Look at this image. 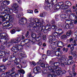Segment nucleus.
Wrapping results in <instances>:
<instances>
[{
  "instance_id": "1",
  "label": "nucleus",
  "mask_w": 77,
  "mask_h": 77,
  "mask_svg": "<svg viewBox=\"0 0 77 77\" xmlns=\"http://www.w3.org/2000/svg\"><path fill=\"white\" fill-rule=\"evenodd\" d=\"M53 65H54V66H49L48 67V68L49 70L51 71V72H52L53 74H54L53 73V72H54V71H55V72H57V70H56V69H57V68H60L57 67L59 66V63L58 62H54V63Z\"/></svg>"
},
{
  "instance_id": "2",
  "label": "nucleus",
  "mask_w": 77,
  "mask_h": 77,
  "mask_svg": "<svg viewBox=\"0 0 77 77\" xmlns=\"http://www.w3.org/2000/svg\"><path fill=\"white\" fill-rule=\"evenodd\" d=\"M38 26L37 25L36 23H34L33 24V27L35 31L38 30V29H40L41 31H42L43 29V26H42V24L41 23V19L38 20Z\"/></svg>"
},
{
  "instance_id": "3",
  "label": "nucleus",
  "mask_w": 77,
  "mask_h": 77,
  "mask_svg": "<svg viewBox=\"0 0 77 77\" xmlns=\"http://www.w3.org/2000/svg\"><path fill=\"white\" fill-rule=\"evenodd\" d=\"M56 70L57 71V72L54 71L53 73L55 75H61L62 74H65L66 73V71L65 70H63L62 71V69L61 68H57Z\"/></svg>"
},
{
  "instance_id": "4",
  "label": "nucleus",
  "mask_w": 77,
  "mask_h": 77,
  "mask_svg": "<svg viewBox=\"0 0 77 77\" xmlns=\"http://www.w3.org/2000/svg\"><path fill=\"white\" fill-rule=\"evenodd\" d=\"M23 49V47L21 45H16L15 47H13L11 49V50L13 51L18 52V51H20Z\"/></svg>"
},
{
  "instance_id": "5",
  "label": "nucleus",
  "mask_w": 77,
  "mask_h": 77,
  "mask_svg": "<svg viewBox=\"0 0 77 77\" xmlns=\"http://www.w3.org/2000/svg\"><path fill=\"white\" fill-rule=\"evenodd\" d=\"M2 26L3 27H7L8 29H11L13 26L12 24L10 22H5L3 24Z\"/></svg>"
},
{
  "instance_id": "6",
  "label": "nucleus",
  "mask_w": 77,
  "mask_h": 77,
  "mask_svg": "<svg viewBox=\"0 0 77 77\" xmlns=\"http://www.w3.org/2000/svg\"><path fill=\"white\" fill-rule=\"evenodd\" d=\"M0 36L1 39H4L9 38V36H8V35L7 33L5 32L0 33Z\"/></svg>"
},
{
  "instance_id": "7",
  "label": "nucleus",
  "mask_w": 77,
  "mask_h": 77,
  "mask_svg": "<svg viewBox=\"0 0 77 77\" xmlns=\"http://www.w3.org/2000/svg\"><path fill=\"white\" fill-rule=\"evenodd\" d=\"M46 2L48 1L50 3H52V7L56 5L57 3V0H45Z\"/></svg>"
},
{
  "instance_id": "8",
  "label": "nucleus",
  "mask_w": 77,
  "mask_h": 77,
  "mask_svg": "<svg viewBox=\"0 0 77 77\" xmlns=\"http://www.w3.org/2000/svg\"><path fill=\"white\" fill-rule=\"evenodd\" d=\"M20 56H19V57L20 59H23L27 57V55H25L26 54L24 51H21L20 52Z\"/></svg>"
},
{
  "instance_id": "9",
  "label": "nucleus",
  "mask_w": 77,
  "mask_h": 77,
  "mask_svg": "<svg viewBox=\"0 0 77 77\" xmlns=\"http://www.w3.org/2000/svg\"><path fill=\"white\" fill-rule=\"evenodd\" d=\"M14 17L12 15H8L6 17V19H9L8 20V22L10 23H13L14 21Z\"/></svg>"
},
{
  "instance_id": "10",
  "label": "nucleus",
  "mask_w": 77,
  "mask_h": 77,
  "mask_svg": "<svg viewBox=\"0 0 77 77\" xmlns=\"http://www.w3.org/2000/svg\"><path fill=\"white\" fill-rule=\"evenodd\" d=\"M27 19L24 17H20L19 19V23L20 24H22L23 23L24 24H26L27 23Z\"/></svg>"
},
{
  "instance_id": "11",
  "label": "nucleus",
  "mask_w": 77,
  "mask_h": 77,
  "mask_svg": "<svg viewBox=\"0 0 77 77\" xmlns=\"http://www.w3.org/2000/svg\"><path fill=\"white\" fill-rule=\"evenodd\" d=\"M62 34H63V32H61L59 34L57 32H54L53 33V35L54 38H58L59 36H60Z\"/></svg>"
},
{
  "instance_id": "12",
  "label": "nucleus",
  "mask_w": 77,
  "mask_h": 77,
  "mask_svg": "<svg viewBox=\"0 0 77 77\" xmlns=\"http://www.w3.org/2000/svg\"><path fill=\"white\" fill-rule=\"evenodd\" d=\"M15 67H14L13 68H12L11 69V70H9L8 72H9V74L10 73H11V72H12L10 74H9L10 76L14 75V74L15 72Z\"/></svg>"
},
{
  "instance_id": "13",
  "label": "nucleus",
  "mask_w": 77,
  "mask_h": 77,
  "mask_svg": "<svg viewBox=\"0 0 77 77\" xmlns=\"http://www.w3.org/2000/svg\"><path fill=\"white\" fill-rule=\"evenodd\" d=\"M4 11L6 12L7 13H12V10L10 9L9 7H5L4 8Z\"/></svg>"
},
{
  "instance_id": "14",
  "label": "nucleus",
  "mask_w": 77,
  "mask_h": 77,
  "mask_svg": "<svg viewBox=\"0 0 77 77\" xmlns=\"http://www.w3.org/2000/svg\"><path fill=\"white\" fill-rule=\"evenodd\" d=\"M75 65L74 64L72 66V72L73 73L71 74V75H72V76L71 77H72V76H74V77H75V75H76V73L75 72Z\"/></svg>"
},
{
  "instance_id": "15",
  "label": "nucleus",
  "mask_w": 77,
  "mask_h": 77,
  "mask_svg": "<svg viewBox=\"0 0 77 77\" xmlns=\"http://www.w3.org/2000/svg\"><path fill=\"white\" fill-rule=\"evenodd\" d=\"M66 61L65 62V64L66 65H69L72 63V60L70 59H67L66 60Z\"/></svg>"
},
{
  "instance_id": "16",
  "label": "nucleus",
  "mask_w": 77,
  "mask_h": 77,
  "mask_svg": "<svg viewBox=\"0 0 77 77\" xmlns=\"http://www.w3.org/2000/svg\"><path fill=\"white\" fill-rule=\"evenodd\" d=\"M57 45L58 47H61V46L63 47L64 46V43H63L62 42L59 41L57 43Z\"/></svg>"
},
{
  "instance_id": "17",
  "label": "nucleus",
  "mask_w": 77,
  "mask_h": 77,
  "mask_svg": "<svg viewBox=\"0 0 77 77\" xmlns=\"http://www.w3.org/2000/svg\"><path fill=\"white\" fill-rule=\"evenodd\" d=\"M71 54L73 55V57L75 59H76L77 58V52L76 51L74 52L73 51H71Z\"/></svg>"
},
{
  "instance_id": "18",
  "label": "nucleus",
  "mask_w": 77,
  "mask_h": 77,
  "mask_svg": "<svg viewBox=\"0 0 77 77\" xmlns=\"http://www.w3.org/2000/svg\"><path fill=\"white\" fill-rule=\"evenodd\" d=\"M62 27L63 28H64V29H70L69 27V24L64 25L63 24L62 25Z\"/></svg>"
},
{
  "instance_id": "19",
  "label": "nucleus",
  "mask_w": 77,
  "mask_h": 77,
  "mask_svg": "<svg viewBox=\"0 0 77 77\" xmlns=\"http://www.w3.org/2000/svg\"><path fill=\"white\" fill-rule=\"evenodd\" d=\"M21 75L20 73H17L15 74V75L12 76H11L10 77H21Z\"/></svg>"
},
{
  "instance_id": "20",
  "label": "nucleus",
  "mask_w": 77,
  "mask_h": 77,
  "mask_svg": "<svg viewBox=\"0 0 77 77\" xmlns=\"http://www.w3.org/2000/svg\"><path fill=\"white\" fill-rule=\"evenodd\" d=\"M63 5V2H59L58 4V5L56 6V9H60V7L62 6Z\"/></svg>"
},
{
  "instance_id": "21",
  "label": "nucleus",
  "mask_w": 77,
  "mask_h": 77,
  "mask_svg": "<svg viewBox=\"0 0 77 77\" xmlns=\"http://www.w3.org/2000/svg\"><path fill=\"white\" fill-rule=\"evenodd\" d=\"M60 59H61L64 62L67 60V58L65 56H61L60 57Z\"/></svg>"
},
{
  "instance_id": "22",
  "label": "nucleus",
  "mask_w": 77,
  "mask_h": 77,
  "mask_svg": "<svg viewBox=\"0 0 77 77\" xmlns=\"http://www.w3.org/2000/svg\"><path fill=\"white\" fill-rule=\"evenodd\" d=\"M15 13L16 14V17L17 18H20L21 17L20 12H18V11L17 10V11H15Z\"/></svg>"
},
{
  "instance_id": "23",
  "label": "nucleus",
  "mask_w": 77,
  "mask_h": 77,
  "mask_svg": "<svg viewBox=\"0 0 77 77\" xmlns=\"http://www.w3.org/2000/svg\"><path fill=\"white\" fill-rule=\"evenodd\" d=\"M54 37L53 35H50L49 36V42H51L53 41V39H54Z\"/></svg>"
},
{
  "instance_id": "24",
  "label": "nucleus",
  "mask_w": 77,
  "mask_h": 77,
  "mask_svg": "<svg viewBox=\"0 0 77 77\" xmlns=\"http://www.w3.org/2000/svg\"><path fill=\"white\" fill-rule=\"evenodd\" d=\"M0 69H2V70L4 71L5 70H6L7 69V68L6 67V66H5V65H1L0 66Z\"/></svg>"
},
{
  "instance_id": "25",
  "label": "nucleus",
  "mask_w": 77,
  "mask_h": 77,
  "mask_svg": "<svg viewBox=\"0 0 77 77\" xmlns=\"http://www.w3.org/2000/svg\"><path fill=\"white\" fill-rule=\"evenodd\" d=\"M0 69H2V70L4 71L5 70H6L7 69V68L6 67V66H5V65H1L0 66Z\"/></svg>"
},
{
  "instance_id": "26",
  "label": "nucleus",
  "mask_w": 77,
  "mask_h": 77,
  "mask_svg": "<svg viewBox=\"0 0 77 77\" xmlns=\"http://www.w3.org/2000/svg\"><path fill=\"white\" fill-rule=\"evenodd\" d=\"M12 7H14V9H15V11H17V10H16L17 9V8H18L19 7V5H18L17 4V3H14L12 5Z\"/></svg>"
},
{
  "instance_id": "27",
  "label": "nucleus",
  "mask_w": 77,
  "mask_h": 77,
  "mask_svg": "<svg viewBox=\"0 0 77 77\" xmlns=\"http://www.w3.org/2000/svg\"><path fill=\"white\" fill-rule=\"evenodd\" d=\"M44 26H43V30H42V31L41 30V29H38V30H40V32H43L44 33H47V32H48V31L45 29H44Z\"/></svg>"
},
{
  "instance_id": "28",
  "label": "nucleus",
  "mask_w": 77,
  "mask_h": 77,
  "mask_svg": "<svg viewBox=\"0 0 77 77\" xmlns=\"http://www.w3.org/2000/svg\"><path fill=\"white\" fill-rule=\"evenodd\" d=\"M10 3L9 1H5L3 2V4L5 6H8Z\"/></svg>"
},
{
  "instance_id": "29",
  "label": "nucleus",
  "mask_w": 77,
  "mask_h": 77,
  "mask_svg": "<svg viewBox=\"0 0 77 77\" xmlns=\"http://www.w3.org/2000/svg\"><path fill=\"white\" fill-rule=\"evenodd\" d=\"M12 45V43L11 42H8L6 45V47L9 48V47H10V46L11 45Z\"/></svg>"
},
{
  "instance_id": "30",
  "label": "nucleus",
  "mask_w": 77,
  "mask_h": 77,
  "mask_svg": "<svg viewBox=\"0 0 77 77\" xmlns=\"http://www.w3.org/2000/svg\"><path fill=\"white\" fill-rule=\"evenodd\" d=\"M18 72H20V73H21L22 74H25V71L23 69H19L17 70Z\"/></svg>"
},
{
  "instance_id": "31",
  "label": "nucleus",
  "mask_w": 77,
  "mask_h": 77,
  "mask_svg": "<svg viewBox=\"0 0 77 77\" xmlns=\"http://www.w3.org/2000/svg\"><path fill=\"white\" fill-rule=\"evenodd\" d=\"M63 12L64 13L67 14H68V13H71L72 12L71 11V9H68L67 10H64Z\"/></svg>"
},
{
  "instance_id": "32",
  "label": "nucleus",
  "mask_w": 77,
  "mask_h": 77,
  "mask_svg": "<svg viewBox=\"0 0 77 77\" xmlns=\"http://www.w3.org/2000/svg\"><path fill=\"white\" fill-rule=\"evenodd\" d=\"M51 73H52V74H49V75H48V77H57V76H56L57 75H55V74H54L53 73V72H51Z\"/></svg>"
},
{
  "instance_id": "33",
  "label": "nucleus",
  "mask_w": 77,
  "mask_h": 77,
  "mask_svg": "<svg viewBox=\"0 0 77 77\" xmlns=\"http://www.w3.org/2000/svg\"><path fill=\"white\" fill-rule=\"evenodd\" d=\"M5 51H2V52H1V51H0V57H3L4 55H5Z\"/></svg>"
},
{
  "instance_id": "34",
  "label": "nucleus",
  "mask_w": 77,
  "mask_h": 77,
  "mask_svg": "<svg viewBox=\"0 0 77 77\" xmlns=\"http://www.w3.org/2000/svg\"><path fill=\"white\" fill-rule=\"evenodd\" d=\"M35 18H31L29 19V21L31 23H35Z\"/></svg>"
},
{
  "instance_id": "35",
  "label": "nucleus",
  "mask_w": 77,
  "mask_h": 77,
  "mask_svg": "<svg viewBox=\"0 0 77 77\" xmlns=\"http://www.w3.org/2000/svg\"><path fill=\"white\" fill-rule=\"evenodd\" d=\"M67 16H69L68 15V14H62L60 15V17L61 18H63V19H64L66 18V17H66Z\"/></svg>"
},
{
  "instance_id": "36",
  "label": "nucleus",
  "mask_w": 77,
  "mask_h": 77,
  "mask_svg": "<svg viewBox=\"0 0 77 77\" xmlns=\"http://www.w3.org/2000/svg\"><path fill=\"white\" fill-rule=\"evenodd\" d=\"M31 36L32 38H36V34L33 33H31Z\"/></svg>"
},
{
  "instance_id": "37",
  "label": "nucleus",
  "mask_w": 77,
  "mask_h": 77,
  "mask_svg": "<svg viewBox=\"0 0 77 77\" xmlns=\"http://www.w3.org/2000/svg\"><path fill=\"white\" fill-rule=\"evenodd\" d=\"M67 37L66 35L64 34L61 36L60 38L61 39H65V38H67Z\"/></svg>"
},
{
  "instance_id": "38",
  "label": "nucleus",
  "mask_w": 77,
  "mask_h": 77,
  "mask_svg": "<svg viewBox=\"0 0 77 77\" xmlns=\"http://www.w3.org/2000/svg\"><path fill=\"white\" fill-rule=\"evenodd\" d=\"M35 68L36 70L39 72H40L41 71V68H40V67L38 66H37L35 67Z\"/></svg>"
},
{
  "instance_id": "39",
  "label": "nucleus",
  "mask_w": 77,
  "mask_h": 77,
  "mask_svg": "<svg viewBox=\"0 0 77 77\" xmlns=\"http://www.w3.org/2000/svg\"><path fill=\"white\" fill-rule=\"evenodd\" d=\"M71 35V30H69L66 33V35L68 36H69Z\"/></svg>"
},
{
  "instance_id": "40",
  "label": "nucleus",
  "mask_w": 77,
  "mask_h": 77,
  "mask_svg": "<svg viewBox=\"0 0 77 77\" xmlns=\"http://www.w3.org/2000/svg\"><path fill=\"white\" fill-rule=\"evenodd\" d=\"M45 29L48 30V31H50L51 30V28H50V26H46L45 27Z\"/></svg>"
},
{
  "instance_id": "41",
  "label": "nucleus",
  "mask_w": 77,
  "mask_h": 77,
  "mask_svg": "<svg viewBox=\"0 0 77 77\" xmlns=\"http://www.w3.org/2000/svg\"><path fill=\"white\" fill-rule=\"evenodd\" d=\"M51 53H52V52H51V50H48V51H47V56H50V55H51Z\"/></svg>"
},
{
  "instance_id": "42",
  "label": "nucleus",
  "mask_w": 77,
  "mask_h": 77,
  "mask_svg": "<svg viewBox=\"0 0 77 77\" xmlns=\"http://www.w3.org/2000/svg\"><path fill=\"white\" fill-rule=\"evenodd\" d=\"M6 63L7 64V65H8V66H10L11 65V64L12 63V62H11V61H10L8 60L6 62Z\"/></svg>"
},
{
  "instance_id": "43",
  "label": "nucleus",
  "mask_w": 77,
  "mask_h": 77,
  "mask_svg": "<svg viewBox=\"0 0 77 77\" xmlns=\"http://www.w3.org/2000/svg\"><path fill=\"white\" fill-rule=\"evenodd\" d=\"M5 41L4 42V44H6L7 42H8V41L9 40V38H5Z\"/></svg>"
},
{
  "instance_id": "44",
  "label": "nucleus",
  "mask_w": 77,
  "mask_h": 77,
  "mask_svg": "<svg viewBox=\"0 0 77 77\" xmlns=\"http://www.w3.org/2000/svg\"><path fill=\"white\" fill-rule=\"evenodd\" d=\"M15 39L16 43H18V42H20V41H21V38L20 37H17L15 38Z\"/></svg>"
},
{
  "instance_id": "45",
  "label": "nucleus",
  "mask_w": 77,
  "mask_h": 77,
  "mask_svg": "<svg viewBox=\"0 0 77 77\" xmlns=\"http://www.w3.org/2000/svg\"><path fill=\"white\" fill-rule=\"evenodd\" d=\"M69 26L70 29H72L74 27V25L72 23H71L69 24Z\"/></svg>"
},
{
  "instance_id": "46",
  "label": "nucleus",
  "mask_w": 77,
  "mask_h": 77,
  "mask_svg": "<svg viewBox=\"0 0 77 77\" xmlns=\"http://www.w3.org/2000/svg\"><path fill=\"white\" fill-rule=\"evenodd\" d=\"M39 72L36 69V68H34L33 69V72L34 74H37L38 72Z\"/></svg>"
},
{
  "instance_id": "47",
  "label": "nucleus",
  "mask_w": 77,
  "mask_h": 77,
  "mask_svg": "<svg viewBox=\"0 0 77 77\" xmlns=\"http://www.w3.org/2000/svg\"><path fill=\"white\" fill-rule=\"evenodd\" d=\"M20 59L18 58H17L15 60V61H16L17 63H20Z\"/></svg>"
},
{
  "instance_id": "48",
  "label": "nucleus",
  "mask_w": 77,
  "mask_h": 77,
  "mask_svg": "<svg viewBox=\"0 0 77 77\" xmlns=\"http://www.w3.org/2000/svg\"><path fill=\"white\" fill-rule=\"evenodd\" d=\"M30 43L32 44H34L35 42H36V41H35V40L34 39L32 40V41H29Z\"/></svg>"
},
{
  "instance_id": "49",
  "label": "nucleus",
  "mask_w": 77,
  "mask_h": 77,
  "mask_svg": "<svg viewBox=\"0 0 77 77\" xmlns=\"http://www.w3.org/2000/svg\"><path fill=\"white\" fill-rule=\"evenodd\" d=\"M59 52L58 51H57L55 53V54L56 56H57L59 57H60V56H61L60 55V54H59Z\"/></svg>"
},
{
  "instance_id": "50",
  "label": "nucleus",
  "mask_w": 77,
  "mask_h": 77,
  "mask_svg": "<svg viewBox=\"0 0 77 77\" xmlns=\"http://www.w3.org/2000/svg\"><path fill=\"white\" fill-rule=\"evenodd\" d=\"M50 8L48 7H47V6L44 7V8L46 10H47V11H49L50 10Z\"/></svg>"
},
{
  "instance_id": "51",
  "label": "nucleus",
  "mask_w": 77,
  "mask_h": 77,
  "mask_svg": "<svg viewBox=\"0 0 77 77\" xmlns=\"http://www.w3.org/2000/svg\"><path fill=\"white\" fill-rule=\"evenodd\" d=\"M21 46H22V47H23L22 46H24V45H26V44L25 43L24 41L21 42Z\"/></svg>"
},
{
  "instance_id": "52",
  "label": "nucleus",
  "mask_w": 77,
  "mask_h": 77,
  "mask_svg": "<svg viewBox=\"0 0 77 77\" xmlns=\"http://www.w3.org/2000/svg\"><path fill=\"white\" fill-rule=\"evenodd\" d=\"M46 2V3H48V4L46 6H47L49 8H51V7H50V3L48 2V1H46L45 0V2Z\"/></svg>"
},
{
  "instance_id": "53",
  "label": "nucleus",
  "mask_w": 77,
  "mask_h": 77,
  "mask_svg": "<svg viewBox=\"0 0 77 77\" xmlns=\"http://www.w3.org/2000/svg\"><path fill=\"white\" fill-rule=\"evenodd\" d=\"M12 57H11V61H14L15 59V57H14V56H11Z\"/></svg>"
},
{
  "instance_id": "54",
  "label": "nucleus",
  "mask_w": 77,
  "mask_h": 77,
  "mask_svg": "<svg viewBox=\"0 0 77 77\" xmlns=\"http://www.w3.org/2000/svg\"><path fill=\"white\" fill-rule=\"evenodd\" d=\"M25 36L26 38H29V32L27 31L26 32V33L25 35Z\"/></svg>"
},
{
  "instance_id": "55",
  "label": "nucleus",
  "mask_w": 77,
  "mask_h": 77,
  "mask_svg": "<svg viewBox=\"0 0 77 77\" xmlns=\"http://www.w3.org/2000/svg\"><path fill=\"white\" fill-rule=\"evenodd\" d=\"M24 42H25V43L26 44H28L29 42H30V41H29V39H27L24 40Z\"/></svg>"
},
{
  "instance_id": "56",
  "label": "nucleus",
  "mask_w": 77,
  "mask_h": 77,
  "mask_svg": "<svg viewBox=\"0 0 77 77\" xmlns=\"http://www.w3.org/2000/svg\"><path fill=\"white\" fill-rule=\"evenodd\" d=\"M11 42V43H17V42H16V39H13L11 40V42Z\"/></svg>"
},
{
  "instance_id": "57",
  "label": "nucleus",
  "mask_w": 77,
  "mask_h": 77,
  "mask_svg": "<svg viewBox=\"0 0 77 77\" xmlns=\"http://www.w3.org/2000/svg\"><path fill=\"white\" fill-rule=\"evenodd\" d=\"M51 28L52 29H56L57 28V26L55 25H52L51 26Z\"/></svg>"
},
{
  "instance_id": "58",
  "label": "nucleus",
  "mask_w": 77,
  "mask_h": 77,
  "mask_svg": "<svg viewBox=\"0 0 77 77\" xmlns=\"http://www.w3.org/2000/svg\"><path fill=\"white\" fill-rule=\"evenodd\" d=\"M72 22V21H70L69 20H67L66 21V23H67V24H71Z\"/></svg>"
},
{
  "instance_id": "59",
  "label": "nucleus",
  "mask_w": 77,
  "mask_h": 77,
  "mask_svg": "<svg viewBox=\"0 0 77 77\" xmlns=\"http://www.w3.org/2000/svg\"><path fill=\"white\" fill-rule=\"evenodd\" d=\"M41 37L38 36L36 38V41H41Z\"/></svg>"
},
{
  "instance_id": "60",
  "label": "nucleus",
  "mask_w": 77,
  "mask_h": 77,
  "mask_svg": "<svg viewBox=\"0 0 77 77\" xmlns=\"http://www.w3.org/2000/svg\"><path fill=\"white\" fill-rule=\"evenodd\" d=\"M8 58H3L2 60L3 62H7L8 61Z\"/></svg>"
},
{
  "instance_id": "61",
  "label": "nucleus",
  "mask_w": 77,
  "mask_h": 77,
  "mask_svg": "<svg viewBox=\"0 0 77 77\" xmlns=\"http://www.w3.org/2000/svg\"><path fill=\"white\" fill-rule=\"evenodd\" d=\"M58 63H62V62H63L64 61L61 59L60 58L58 60Z\"/></svg>"
},
{
  "instance_id": "62",
  "label": "nucleus",
  "mask_w": 77,
  "mask_h": 77,
  "mask_svg": "<svg viewBox=\"0 0 77 77\" xmlns=\"http://www.w3.org/2000/svg\"><path fill=\"white\" fill-rule=\"evenodd\" d=\"M43 74H45L47 73V70L46 69H44L42 72Z\"/></svg>"
},
{
  "instance_id": "63",
  "label": "nucleus",
  "mask_w": 77,
  "mask_h": 77,
  "mask_svg": "<svg viewBox=\"0 0 77 77\" xmlns=\"http://www.w3.org/2000/svg\"><path fill=\"white\" fill-rule=\"evenodd\" d=\"M16 29L17 31V32H20V30H21L20 28L18 27H16Z\"/></svg>"
},
{
  "instance_id": "64",
  "label": "nucleus",
  "mask_w": 77,
  "mask_h": 77,
  "mask_svg": "<svg viewBox=\"0 0 77 77\" xmlns=\"http://www.w3.org/2000/svg\"><path fill=\"white\" fill-rule=\"evenodd\" d=\"M11 34H14V33H15V30L14 29L12 30L11 31Z\"/></svg>"
}]
</instances>
